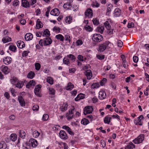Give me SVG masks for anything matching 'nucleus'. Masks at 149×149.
Segmentation results:
<instances>
[{
    "instance_id": "nucleus-9",
    "label": "nucleus",
    "mask_w": 149,
    "mask_h": 149,
    "mask_svg": "<svg viewBox=\"0 0 149 149\" xmlns=\"http://www.w3.org/2000/svg\"><path fill=\"white\" fill-rule=\"evenodd\" d=\"M52 43V40L51 39L49 38H46L44 39L43 40L44 45L47 46L51 44Z\"/></svg>"
},
{
    "instance_id": "nucleus-58",
    "label": "nucleus",
    "mask_w": 149,
    "mask_h": 149,
    "mask_svg": "<svg viewBox=\"0 0 149 149\" xmlns=\"http://www.w3.org/2000/svg\"><path fill=\"white\" fill-rule=\"evenodd\" d=\"M19 3V2L17 0H16L13 2V6H17Z\"/></svg>"
},
{
    "instance_id": "nucleus-37",
    "label": "nucleus",
    "mask_w": 149,
    "mask_h": 149,
    "mask_svg": "<svg viewBox=\"0 0 149 149\" xmlns=\"http://www.w3.org/2000/svg\"><path fill=\"white\" fill-rule=\"evenodd\" d=\"M111 119V118L108 116H106L104 119V123L109 124L110 121V119Z\"/></svg>"
},
{
    "instance_id": "nucleus-19",
    "label": "nucleus",
    "mask_w": 149,
    "mask_h": 149,
    "mask_svg": "<svg viewBox=\"0 0 149 149\" xmlns=\"http://www.w3.org/2000/svg\"><path fill=\"white\" fill-rule=\"evenodd\" d=\"M18 99L20 105L22 107L24 106L25 104V102L22 96H18Z\"/></svg>"
},
{
    "instance_id": "nucleus-51",
    "label": "nucleus",
    "mask_w": 149,
    "mask_h": 149,
    "mask_svg": "<svg viewBox=\"0 0 149 149\" xmlns=\"http://www.w3.org/2000/svg\"><path fill=\"white\" fill-rule=\"evenodd\" d=\"M49 94L51 95H54L55 93V91L52 88H49Z\"/></svg>"
},
{
    "instance_id": "nucleus-7",
    "label": "nucleus",
    "mask_w": 149,
    "mask_h": 149,
    "mask_svg": "<svg viewBox=\"0 0 149 149\" xmlns=\"http://www.w3.org/2000/svg\"><path fill=\"white\" fill-rule=\"evenodd\" d=\"M85 15L86 17L91 18L93 15L92 10L91 8L87 9L85 12Z\"/></svg>"
},
{
    "instance_id": "nucleus-27",
    "label": "nucleus",
    "mask_w": 149,
    "mask_h": 149,
    "mask_svg": "<svg viewBox=\"0 0 149 149\" xmlns=\"http://www.w3.org/2000/svg\"><path fill=\"white\" fill-rule=\"evenodd\" d=\"M11 41V38L8 36H7L3 38L2 39V41L4 43H6Z\"/></svg>"
},
{
    "instance_id": "nucleus-48",
    "label": "nucleus",
    "mask_w": 149,
    "mask_h": 149,
    "mask_svg": "<svg viewBox=\"0 0 149 149\" xmlns=\"http://www.w3.org/2000/svg\"><path fill=\"white\" fill-rule=\"evenodd\" d=\"M117 46L118 47H122L123 44V42L120 40H118L117 42Z\"/></svg>"
},
{
    "instance_id": "nucleus-33",
    "label": "nucleus",
    "mask_w": 149,
    "mask_h": 149,
    "mask_svg": "<svg viewBox=\"0 0 149 149\" xmlns=\"http://www.w3.org/2000/svg\"><path fill=\"white\" fill-rule=\"evenodd\" d=\"M84 29L88 32H91L93 30V28L90 26L87 25L84 26Z\"/></svg>"
},
{
    "instance_id": "nucleus-45",
    "label": "nucleus",
    "mask_w": 149,
    "mask_h": 149,
    "mask_svg": "<svg viewBox=\"0 0 149 149\" xmlns=\"http://www.w3.org/2000/svg\"><path fill=\"white\" fill-rule=\"evenodd\" d=\"M47 82L51 84H53V80L52 78L50 77H48L47 79Z\"/></svg>"
},
{
    "instance_id": "nucleus-18",
    "label": "nucleus",
    "mask_w": 149,
    "mask_h": 149,
    "mask_svg": "<svg viewBox=\"0 0 149 149\" xmlns=\"http://www.w3.org/2000/svg\"><path fill=\"white\" fill-rule=\"evenodd\" d=\"M68 105L66 103H63V104L61 106L59 109L62 112H64L66 111L68 108Z\"/></svg>"
},
{
    "instance_id": "nucleus-60",
    "label": "nucleus",
    "mask_w": 149,
    "mask_h": 149,
    "mask_svg": "<svg viewBox=\"0 0 149 149\" xmlns=\"http://www.w3.org/2000/svg\"><path fill=\"white\" fill-rule=\"evenodd\" d=\"M82 43L83 42L82 40H78L76 42V44L77 46L81 45L82 44Z\"/></svg>"
},
{
    "instance_id": "nucleus-24",
    "label": "nucleus",
    "mask_w": 149,
    "mask_h": 149,
    "mask_svg": "<svg viewBox=\"0 0 149 149\" xmlns=\"http://www.w3.org/2000/svg\"><path fill=\"white\" fill-rule=\"evenodd\" d=\"M36 84L35 81L33 80H31L26 85L27 88H29L31 86H33Z\"/></svg>"
},
{
    "instance_id": "nucleus-47",
    "label": "nucleus",
    "mask_w": 149,
    "mask_h": 149,
    "mask_svg": "<svg viewBox=\"0 0 149 149\" xmlns=\"http://www.w3.org/2000/svg\"><path fill=\"white\" fill-rule=\"evenodd\" d=\"M63 61L64 63L66 65H68L70 63L69 60L66 58H64L63 59Z\"/></svg>"
},
{
    "instance_id": "nucleus-17",
    "label": "nucleus",
    "mask_w": 149,
    "mask_h": 149,
    "mask_svg": "<svg viewBox=\"0 0 149 149\" xmlns=\"http://www.w3.org/2000/svg\"><path fill=\"white\" fill-rule=\"evenodd\" d=\"M33 38V35L30 33H26L24 37L25 40L26 41L31 40Z\"/></svg>"
},
{
    "instance_id": "nucleus-31",
    "label": "nucleus",
    "mask_w": 149,
    "mask_h": 149,
    "mask_svg": "<svg viewBox=\"0 0 149 149\" xmlns=\"http://www.w3.org/2000/svg\"><path fill=\"white\" fill-rule=\"evenodd\" d=\"M55 37L57 39L61 41H63L64 40V37L61 34L57 35Z\"/></svg>"
},
{
    "instance_id": "nucleus-2",
    "label": "nucleus",
    "mask_w": 149,
    "mask_h": 149,
    "mask_svg": "<svg viewBox=\"0 0 149 149\" xmlns=\"http://www.w3.org/2000/svg\"><path fill=\"white\" fill-rule=\"evenodd\" d=\"M103 37L101 35L95 33L94 34L92 38V40L94 42H100L103 40Z\"/></svg>"
},
{
    "instance_id": "nucleus-64",
    "label": "nucleus",
    "mask_w": 149,
    "mask_h": 149,
    "mask_svg": "<svg viewBox=\"0 0 149 149\" xmlns=\"http://www.w3.org/2000/svg\"><path fill=\"white\" fill-rule=\"evenodd\" d=\"M93 24L94 25H97L99 24V22L97 21L96 19H93Z\"/></svg>"
},
{
    "instance_id": "nucleus-14",
    "label": "nucleus",
    "mask_w": 149,
    "mask_h": 149,
    "mask_svg": "<svg viewBox=\"0 0 149 149\" xmlns=\"http://www.w3.org/2000/svg\"><path fill=\"white\" fill-rule=\"evenodd\" d=\"M11 58L9 56H7L3 58V61L4 63L6 65L10 64L11 62Z\"/></svg>"
},
{
    "instance_id": "nucleus-61",
    "label": "nucleus",
    "mask_w": 149,
    "mask_h": 149,
    "mask_svg": "<svg viewBox=\"0 0 149 149\" xmlns=\"http://www.w3.org/2000/svg\"><path fill=\"white\" fill-rule=\"evenodd\" d=\"M10 91L12 95L14 96H15V90L13 88H10Z\"/></svg>"
},
{
    "instance_id": "nucleus-13",
    "label": "nucleus",
    "mask_w": 149,
    "mask_h": 149,
    "mask_svg": "<svg viewBox=\"0 0 149 149\" xmlns=\"http://www.w3.org/2000/svg\"><path fill=\"white\" fill-rule=\"evenodd\" d=\"M59 10L57 8H54L53 9L50 13V14L52 15L58 16L59 14Z\"/></svg>"
},
{
    "instance_id": "nucleus-26",
    "label": "nucleus",
    "mask_w": 149,
    "mask_h": 149,
    "mask_svg": "<svg viewBox=\"0 0 149 149\" xmlns=\"http://www.w3.org/2000/svg\"><path fill=\"white\" fill-rule=\"evenodd\" d=\"M84 97V95L82 93H80L77 95V96L75 98V101H78L80 100L83 99Z\"/></svg>"
},
{
    "instance_id": "nucleus-6",
    "label": "nucleus",
    "mask_w": 149,
    "mask_h": 149,
    "mask_svg": "<svg viewBox=\"0 0 149 149\" xmlns=\"http://www.w3.org/2000/svg\"><path fill=\"white\" fill-rule=\"evenodd\" d=\"M143 119V117L142 115L140 116L136 119L134 120V123L136 125H142V120Z\"/></svg>"
},
{
    "instance_id": "nucleus-16",
    "label": "nucleus",
    "mask_w": 149,
    "mask_h": 149,
    "mask_svg": "<svg viewBox=\"0 0 149 149\" xmlns=\"http://www.w3.org/2000/svg\"><path fill=\"white\" fill-rule=\"evenodd\" d=\"M18 134L19 137L23 139L25 137L26 135L25 132L23 130H19Z\"/></svg>"
},
{
    "instance_id": "nucleus-5",
    "label": "nucleus",
    "mask_w": 149,
    "mask_h": 149,
    "mask_svg": "<svg viewBox=\"0 0 149 149\" xmlns=\"http://www.w3.org/2000/svg\"><path fill=\"white\" fill-rule=\"evenodd\" d=\"M84 115H86L88 113H92L93 109L92 107L91 106H87L84 109Z\"/></svg>"
},
{
    "instance_id": "nucleus-4",
    "label": "nucleus",
    "mask_w": 149,
    "mask_h": 149,
    "mask_svg": "<svg viewBox=\"0 0 149 149\" xmlns=\"http://www.w3.org/2000/svg\"><path fill=\"white\" fill-rule=\"evenodd\" d=\"M41 87V85L38 84L36 86L34 89V92L35 94L39 97L41 96L40 95V89Z\"/></svg>"
},
{
    "instance_id": "nucleus-21",
    "label": "nucleus",
    "mask_w": 149,
    "mask_h": 149,
    "mask_svg": "<svg viewBox=\"0 0 149 149\" xmlns=\"http://www.w3.org/2000/svg\"><path fill=\"white\" fill-rule=\"evenodd\" d=\"M22 5L23 7L25 8H28L30 6L29 3L26 0H22Z\"/></svg>"
},
{
    "instance_id": "nucleus-22",
    "label": "nucleus",
    "mask_w": 149,
    "mask_h": 149,
    "mask_svg": "<svg viewBox=\"0 0 149 149\" xmlns=\"http://www.w3.org/2000/svg\"><path fill=\"white\" fill-rule=\"evenodd\" d=\"M43 26L42 24L39 19H38L36 22V28L39 29Z\"/></svg>"
},
{
    "instance_id": "nucleus-23",
    "label": "nucleus",
    "mask_w": 149,
    "mask_h": 149,
    "mask_svg": "<svg viewBox=\"0 0 149 149\" xmlns=\"http://www.w3.org/2000/svg\"><path fill=\"white\" fill-rule=\"evenodd\" d=\"M17 47L20 48H23L25 47V45L24 42L22 41H18L17 42Z\"/></svg>"
},
{
    "instance_id": "nucleus-35",
    "label": "nucleus",
    "mask_w": 149,
    "mask_h": 149,
    "mask_svg": "<svg viewBox=\"0 0 149 149\" xmlns=\"http://www.w3.org/2000/svg\"><path fill=\"white\" fill-rule=\"evenodd\" d=\"M73 0H67V2L64 4L63 5L64 8L66 7V6H71V3H72Z\"/></svg>"
},
{
    "instance_id": "nucleus-38",
    "label": "nucleus",
    "mask_w": 149,
    "mask_h": 149,
    "mask_svg": "<svg viewBox=\"0 0 149 149\" xmlns=\"http://www.w3.org/2000/svg\"><path fill=\"white\" fill-rule=\"evenodd\" d=\"M72 17L70 16L66 17L65 19L66 23L68 24H70L71 22Z\"/></svg>"
},
{
    "instance_id": "nucleus-55",
    "label": "nucleus",
    "mask_w": 149,
    "mask_h": 149,
    "mask_svg": "<svg viewBox=\"0 0 149 149\" xmlns=\"http://www.w3.org/2000/svg\"><path fill=\"white\" fill-rule=\"evenodd\" d=\"M49 118V116L47 114H44L42 117V120L44 121L47 120Z\"/></svg>"
},
{
    "instance_id": "nucleus-15",
    "label": "nucleus",
    "mask_w": 149,
    "mask_h": 149,
    "mask_svg": "<svg viewBox=\"0 0 149 149\" xmlns=\"http://www.w3.org/2000/svg\"><path fill=\"white\" fill-rule=\"evenodd\" d=\"M85 74L87 77V79H91L92 76V73L91 71L90 70H87L85 72Z\"/></svg>"
},
{
    "instance_id": "nucleus-44",
    "label": "nucleus",
    "mask_w": 149,
    "mask_h": 149,
    "mask_svg": "<svg viewBox=\"0 0 149 149\" xmlns=\"http://www.w3.org/2000/svg\"><path fill=\"white\" fill-rule=\"evenodd\" d=\"M50 35V32L48 29H46L43 33L42 36H48Z\"/></svg>"
},
{
    "instance_id": "nucleus-39",
    "label": "nucleus",
    "mask_w": 149,
    "mask_h": 149,
    "mask_svg": "<svg viewBox=\"0 0 149 149\" xmlns=\"http://www.w3.org/2000/svg\"><path fill=\"white\" fill-rule=\"evenodd\" d=\"M81 123L82 124L86 125L89 123V121L86 118H84L82 119Z\"/></svg>"
},
{
    "instance_id": "nucleus-63",
    "label": "nucleus",
    "mask_w": 149,
    "mask_h": 149,
    "mask_svg": "<svg viewBox=\"0 0 149 149\" xmlns=\"http://www.w3.org/2000/svg\"><path fill=\"white\" fill-rule=\"evenodd\" d=\"M133 60L135 63H137L139 60L138 58L136 56H134L133 57Z\"/></svg>"
},
{
    "instance_id": "nucleus-3",
    "label": "nucleus",
    "mask_w": 149,
    "mask_h": 149,
    "mask_svg": "<svg viewBox=\"0 0 149 149\" xmlns=\"http://www.w3.org/2000/svg\"><path fill=\"white\" fill-rule=\"evenodd\" d=\"M144 139L143 134L140 135L137 137L133 140V142L135 144H139L141 143Z\"/></svg>"
},
{
    "instance_id": "nucleus-59",
    "label": "nucleus",
    "mask_w": 149,
    "mask_h": 149,
    "mask_svg": "<svg viewBox=\"0 0 149 149\" xmlns=\"http://www.w3.org/2000/svg\"><path fill=\"white\" fill-rule=\"evenodd\" d=\"M77 58L80 61H84V57L82 55H78Z\"/></svg>"
},
{
    "instance_id": "nucleus-8",
    "label": "nucleus",
    "mask_w": 149,
    "mask_h": 149,
    "mask_svg": "<svg viewBox=\"0 0 149 149\" xmlns=\"http://www.w3.org/2000/svg\"><path fill=\"white\" fill-rule=\"evenodd\" d=\"M29 143L33 147H36L38 145L37 141L34 139H31L29 140Z\"/></svg>"
},
{
    "instance_id": "nucleus-12",
    "label": "nucleus",
    "mask_w": 149,
    "mask_h": 149,
    "mask_svg": "<svg viewBox=\"0 0 149 149\" xmlns=\"http://www.w3.org/2000/svg\"><path fill=\"white\" fill-rule=\"evenodd\" d=\"M60 137L62 139H66L67 138V136L65 132L63 131H61L59 133Z\"/></svg>"
},
{
    "instance_id": "nucleus-42",
    "label": "nucleus",
    "mask_w": 149,
    "mask_h": 149,
    "mask_svg": "<svg viewBox=\"0 0 149 149\" xmlns=\"http://www.w3.org/2000/svg\"><path fill=\"white\" fill-rule=\"evenodd\" d=\"M40 135V133L37 131L35 130L33 132V137L35 138L38 137Z\"/></svg>"
},
{
    "instance_id": "nucleus-62",
    "label": "nucleus",
    "mask_w": 149,
    "mask_h": 149,
    "mask_svg": "<svg viewBox=\"0 0 149 149\" xmlns=\"http://www.w3.org/2000/svg\"><path fill=\"white\" fill-rule=\"evenodd\" d=\"M134 26V23L132 22L129 23L127 25V27L128 28H131L132 27H133Z\"/></svg>"
},
{
    "instance_id": "nucleus-29",
    "label": "nucleus",
    "mask_w": 149,
    "mask_h": 149,
    "mask_svg": "<svg viewBox=\"0 0 149 149\" xmlns=\"http://www.w3.org/2000/svg\"><path fill=\"white\" fill-rule=\"evenodd\" d=\"M135 147V145L132 143H131L125 147V149H133V148H134Z\"/></svg>"
},
{
    "instance_id": "nucleus-43",
    "label": "nucleus",
    "mask_w": 149,
    "mask_h": 149,
    "mask_svg": "<svg viewBox=\"0 0 149 149\" xmlns=\"http://www.w3.org/2000/svg\"><path fill=\"white\" fill-rule=\"evenodd\" d=\"M16 48H17L16 46L13 45H11L9 47L10 50L14 52H16Z\"/></svg>"
},
{
    "instance_id": "nucleus-30",
    "label": "nucleus",
    "mask_w": 149,
    "mask_h": 149,
    "mask_svg": "<svg viewBox=\"0 0 149 149\" xmlns=\"http://www.w3.org/2000/svg\"><path fill=\"white\" fill-rule=\"evenodd\" d=\"M11 140L13 141H15L17 139V136L15 134H12L10 136Z\"/></svg>"
},
{
    "instance_id": "nucleus-40",
    "label": "nucleus",
    "mask_w": 149,
    "mask_h": 149,
    "mask_svg": "<svg viewBox=\"0 0 149 149\" xmlns=\"http://www.w3.org/2000/svg\"><path fill=\"white\" fill-rule=\"evenodd\" d=\"M35 74L33 72H31L27 75V77L30 79H32L34 76Z\"/></svg>"
},
{
    "instance_id": "nucleus-49",
    "label": "nucleus",
    "mask_w": 149,
    "mask_h": 149,
    "mask_svg": "<svg viewBox=\"0 0 149 149\" xmlns=\"http://www.w3.org/2000/svg\"><path fill=\"white\" fill-rule=\"evenodd\" d=\"M107 79L105 78H104L100 82V84L101 86H103L106 83Z\"/></svg>"
},
{
    "instance_id": "nucleus-56",
    "label": "nucleus",
    "mask_w": 149,
    "mask_h": 149,
    "mask_svg": "<svg viewBox=\"0 0 149 149\" xmlns=\"http://www.w3.org/2000/svg\"><path fill=\"white\" fill-rule=\"evenodd\" d=\"M39 109V106L37 105H35L33 107L32 109L33 111H37Z\"/></svg>"
},
{
    "instance_id": "nucleus-50",
    "label": "nucleus",
    "mask_w": 149,
    "mask_h": 149,
    "mask_svg": "<svg viewBox=\"0 0 149 149\" xmlns=\"http://www.w3.org/2000/svg\"><path fill=\"white\" fill-rule=\"evenodd\" d=\"M53 30L56 33H59L60 32V29L59 27L55 26L53 28Z\"/></svg>"
},
{
    "instance_id": "nucleus-25",
    "label": "nucleus",
    "mask_w": 149,
    "mask_h": 149,
    "mask_svg": "<svg viewBox=\"0 0 149 149\" xmlns=\"http://www.w3.org/2000/svg\"><path fill=\"white\" fill-rule=\"evenodd\" d=\"M121 13L120 10L118 8H116L114 11V15L116 17L119 16Z\"/></svg>"
},
{
    "instance_id": "nucleus-1",
    "label": "nucleus",
    "mask_w": 149,
    "mask_h": 149,
    "mask_svg": "<svg viewBox=\"0 0 149 149\" xmlns=\"http://www.w3.org/2000/svg\"><path fill=\"white\" fill-rule=\"evenodd\" d=\"M113 44L109 41H106L103 44H101L99 45L98 50L100 52H102L104 51L106 48H109L113 47Z\"/></svg>"
},
{
    "instance_id": "nucleus-36",
    "label": "nucleus",
    "mask_w": 149,
    "mask_h": 149,
    "mask_svg": "<svg viewBox=\"0 0 149 149\" xmlns=\"http://www.w3.org/2000/svg\"><path fill=\"white\" fill-rule=\"evenodd\" d=\"M6 144L4 142H2L0 143V149H6Z\"/></svg>"
},
{
    "instance_id": "nucleus-32",
    "label": "nucleus",
    "mask_w": 149,
    "mask_h": 149,
    "mask_svg": "<svg viewBox=\"0 0 149 149\" xmlns=\"http://www.w3.org/2000/svg\"><path fill=\"white\" fill-rule=\"evenodd\" d=\"M67 57L69 58L71 61L74 62L75 61L76 59L75 57L72 54H70L67 56Z\"/></svg>"
},
{
    "instance_id": "nucleus-34",
    "label": "nucleus",
    "mask_w": 149,
    "mask_h": 149,
    "mask_svg": "<svg viewBox=\"0 0 149 149\" xmlns=\"http://www.w3.org/2000/svg\"><path fill=\"white\" fill-rule=\"evenodd\" d=\"M104 29V27L103 26H101L98 27L96 29V31L100 33H102Z\"/></svg>"
},
{
    "instance_id": "nucleus-10",
    "label": "nucleus",
    "mask_w": 149,
    "mask_h": 149,
    "mask_svg": "<svg viewBox=\"0 0 149 149\" xmlns=\"http://www.w3.org/2000/svg\"><path fill=\"white\" fill-rule=\"evenodd\" d=\"M0 69L1 71L5 74H7L9 72V70L7 66L2 65Z\"/></svg>"
},
{
    "instance_id": "nucleus-54",
    "label": "nucleus",
    "mask_w": 149,
    "mask_h": 149,
    "mask_svg": "<svg viewBox=\"0 0 149 149\" xmlns=\"http://www.w3.org/2000/svg\"><path fill=\"white\" fill-rule=\"evenodd\" d=\"M65 40L68 41L69 42H70V37L68 34L65 35Z\"/></svg>"
},
{
    "instance_id": "nucleus-20",
    "label": "nucleus",
    "mask_w": 149,
    "mask_h": 149,
    "mask_svg": "<svg viewBox=\"0 0 149 149\" xmlns=\"http://www.w3.org/2000/svg\"><path fill=\"white\" fill-rule=\"evenodd\" d=\"M24 85V83L23 81H18L17 83L15 84L16 87L19 88H22Z\"/></svg>"
},
{
    "instance_id": "nucleus-46",
    "label": "nucleus",
    "mask_w": 149,
    "mask_h": 149,
    "mask_svg": "<svg viewBox=\"0 0 149 149\" xmlns=\"http://www.w3.org/2000/svg\"><path fill=\"white\" fill-rule=\"evenodd\" d=\"M10 82L13 84H14L17 82L18 81L16 77H13L10 80Z\"/></svg>"
},
{
    "instance_id": "nucleus-41",
    "label": "nucleus",
    "mask_w": 149,
    "mask_h": 149,
    "mask_svg": "<svg viewBox=\"0 0 149 149\" xmlns=\"http://www.w3.org/2000/svg\"><path fill=\"white\" fill-rule=\"evenodd\" d=\"M104 24L107 29L109 30L110 29L111 25L108 21H106L104 23Z\"/></svg>"
},
{
    "instance_id": "nucleus-53",
    "label": "nucleus",
    "mask_w": 149,
    "mask_h": 149,
    "mask_svg": "<svg viewBox=\"0 0 149 149\" xmlns=\"http://www.w3.org/2000/svg\"><path fill=\"white\" fill-rule=\"evenodd\" d=\"M78 5L74 4L73 5L72 7V10L73 11H77L78 10Z\"/></svg>"
},
{
    "instance_id": "nucleus-57",
    "label": "nucleus",
    "mask_w": 149,
    "mask_h": 149,
    "mask_svg": "<svg viewBox=\"0 0 149 149\" xmlns=\"http://www.w3.org/2000/svg\"><path fill=\"white\" fill-rule=\"evenodd\" d=\"M92 86L93 88H99V87L100 86V85L98 84L95 83L93 84Z\"/></svg>"
},
{
    "instance_id": "nucleus-28",
    "label": "nucleus",
    "mask_w": 149,
    "mask_h": 149,
    "mask_svg": "<svg viewBox=\"0 0 149 149\" xmlns=\"http://www.w3.org/2000/svg\"><path fill=\"white\" fill-rule=\"evenodd\" d=\"M74 88V85L71 83H69L66 87V89L67 90H71Z\"/></svg>"
},
{
    "instance_id": "nucleus-52",
    "label": "nucleus",
    "mask_w": 149,
    "mask_h": 149,
    "mask_svg": "<svg viewBox=\"0 0 149 149\" xmlns=\"http://www.w3.org/2000/svg\"><path fill=\"white\" fill-rule=\"evenodd\" d=\"M35 67L36 70H38L40 68V65L39 63H36L35 64Z\"/></svg>"
},
{
    "instance_id": "nucleus-11",
    "label": "nucleus",
    "mask_w": 149,
    "mask_h": 149,
    "mask_svg": "<svg viewBox=\"0 0 149 149\" xmlns=\"http://www.w3.org/2000/svg\"><path fill=\"white\" fill-rule=\"evenodd\" d=\"M99 98L100 99L103 100L106 97V93L105 91H100L99 93Z\"/></svg>"
}]
</instances>
